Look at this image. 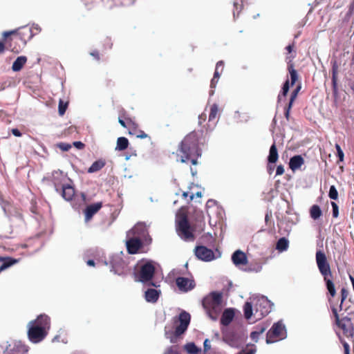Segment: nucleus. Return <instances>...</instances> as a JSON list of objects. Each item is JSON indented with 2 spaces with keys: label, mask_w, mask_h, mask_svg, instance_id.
I'll use <instances>...</instances> for the list:
<instances>
[{
  "label": "nucleus",
  "mask_w": 354,
  "mask_h": 354,
  "mask_svg": "<svg viewBox=\"0 0 354 354\" xmlns=\"http://www.w3.org/2000/svg\"><path fill=\"white\" fill-rule=\"evenodd\" d=\"M316 263L319 271L323 277L327 289L326 297L330 309L335 317V324L342 330L343 334L348 338H352L354 335V326L351 318L345 316L340 318L338 314L337 304H335V297L337 295L335 283L333 281V274L330 263L326 254L322 250L316 252Z\"/></svg>",
  "instance_id": "f257e3e1"
},
{
  "label": "nucleus",
  "mask_w": 354,
  "mask_h": 354,
  "mask_svg": "<svg viewBox=\"0 0 354 354\" xmlns=\"http://www.w3.org/2000/svg\"><path fill=\"white\" fill-rule=\"evenodd\" d=\"M50 327V317L45 314L39 315L37 319L29 322L27 324L29 340L34 344L41 342L47 336Z\"/></svg>",
  "instance_id": "f03ea898"
},
{
  "label": "nucleus",
  "mask_w": 354,
  "mask_h": 354,
  "mask_svg": "<svg viewBox=\"0 0 354 354\" xmlns=\"http://www.w3.org/2000/svg\"><path fill=\"white\" fill-rule=\"evenodd\" d=\"M176 155L181 162L191 160L192 165L198 164L197 159L201 154L194 136L189 135L180 142Z\"/></svg>",
  "instance_id": "7ed1b4c3"
},
{
  "label": "nucleus",
  "mask_w": 354,
  "mask_h": 354,
  "mask_svg": "<svg viewBox=\"0 0 354 354\" xmlns=\"http://www.w3.org/2000/svg\"><path fill=\"white\" fill-rule=\"evenodd\" d=\"M203 306L212 320H219L221 324V292L213 291L203 299Z\"/></svg>",
  "instance_id": "20e7f679"
},
{
  "label": "nucleus",
  "mask_w": 354,
  "mask_h": 354,
  "mask_svg": "<svg viewBox=\"0 0 354 354\" xmlns=\"http://www.w3.org/2000/svg\"><path fill=\"white\" fill-rule=\"evenodd\" d=\"M176 223L178 235L184 241H194V230L190 225L187 216L183 214L177 215Z\"/></svg>",
  "instance_id": "39448f33"
},
{
  "label": "nucleus",
  "mask_w": 354,
  "mask_h": 354,
  "mask_svg": "<svg viewBox=\"0 0 354 354\" xmlns=\"http://www.w3.org/2000/svg\"><path fill=\"white\" fill-rule=\"evenodd\" d=\"M190 319L191 317L189 313L185 310L182 311L178 316L180 324L176 326L174 335H171L169 332L165 330V335L166 338L170 339V342L171 343L176 342L178 337L183 334L187 330L190 323Z\"/></svg>",
  "instance_id": "423d86ee"
},
{
  "label": "nucleus",
  "mask_w": 354,
  "mask_h": 354,
  "mask_svg": "<svg viewBox=\"0 0 354 354\" xmlns=\"http://www.w3.org/2000/svg\"><path fill=\"white\" fill-rule=\"evenodd\" d=\"M286 337L285 325L281 321L274 323L266 334V343L272 344Z\"/></svg>",
  "instance_id": "0eeeda50"
},
{
  "label": "nucleus",
  "mask_w": 354,
  "mask_h": 354,
  "mask_svg": "<svg viewBox=\"0 0 354 354\" xmlns=\"http://www.w3.org/2000/svg\"><path fill=\"white\" fill-rule=\"evenodd\" d=\"M155 273V267L153 261H147L143 262L140 266L139 270L136 274L137 281L142 283H146L151 281Z\"/></svg>",
  "instance_id": "6e6552de"
},
{
  "label": "nucleus",
  "mask_w": 354,
  "mask_h": 354,
  "mask_svg": "<svg viewBox=\"0 0 354 354\" xmlns=\"http://www.w3.org/2000/svg\"><path fill=\"white\" fill-rule=\"evenodd\" d=\"M104 264L111 266L110 271L113 272L115 274L121 276L123 274V270L125 266V263L123 261L121 254H115L110 257L109 260L104 261Z\"/></svg>",
  "instance_id": "1a4fd4ad"
},
{
  "label": "nucleus",
  "mask_w": 354,
  "mask_h": 354,
  "mask_svg": "<svg viewBox=\"0 0 354 354\" xmlns=\"http://www.w3.org/2000/svg\"><path fill=\"white\" fill-rule=\"evenodd\" d=\"M295 48V44H289L286 48L288 50V55L286 56V60L288 64V71L290 77V84L291 86L295 85L296 82L299 79L297 71L294 68V64L292 62L293 59L295 57V52L292 54Z\"/></svg>",
  "instance_id": "9d476101"
},
{
  "label": "nucleus",
  "mask_w": 354,
  "mask_h": 354,
  "mask_svg": "<svg viewBox=\"0 0 354 354\" xmlns=\"http://www.w3.org/2000/svg\"><path fill=\"white\" fill-rule=\"evenodd\" d=\"M254 308L256 315L259 314V316L264 317L271 311L272 304L266 297H262L257 300Z\"/></svg>",
  "instance_id": "9b49d317"
},
{
  "label": "nucleus",
  "mask_w": 354,
  "mask_h": 354,
  "mask_svg": "<svg viewBox=\"0 0 354 354\" xmlns=\"http://www.w3.org/2000/svg\"><path fill=\"white\" fill-rule=\"evenodd\" d=\"M134 236L145 241H147V239L151 241L149 238L146 226L143 223H138L131 230L127 232V236Z\"/></svg>",
  "instance_id": "f8f14e48"
},
{
  "label": "nucleus",
  "mask_w": 354,
  "mask_h": 354,
  "mask_svg": "<svg viewBox=\"0 0 354 354\" xmlns=\"http://www.w3.org/2000/svg\"><path fill=\"white\" fill-rule=\"evenodd\" d=\"M194 253L198 259L203 261H211L215 258L214 252L203 245L196 247Z\"/></svg>",
  "instance_id": "ddd939ff"
},
{
  "label": "nucleus",
  "mask_w": 354,
  "mask_h": 354,
  "mask_svg": "<svg viewBox=\"0 0 354 354\" xmlns=\"http://www.w3.org/2000/svg\"><path fill=\"white\" fill-rule=\"evenodd\" d=\"M143 240L134 237V236H127L126 245L129 254H136L142 245Z\"/></svg>",
  "instance_id": "4468645a"
},
{
  "label": "nucleus",
  "mask_w": 354,
  "mask_h": 354,
  "mask_svg": "<svg viewBox=\"0 0 354 354\" xmlns=\"http://www.w3.org/2000/svg\"><path fill=\"white\" fill-rule=\"evenodd\" d=\"M27 348L21 342H14L8 344L4 351L5 354H26Z\"/></svg>",
  "instance_id": "2eb2a0df"
},
{
  "label": "nucleus",
  "mask_w": 354,
  "mask_h": 354,
  "mask_svg": "<svg viewBox=\"0 0 354 354\" xmlns=\"http://www.w3.org/2000/svg\"><path fill=\"white\" fill-rule=\"evenodd\" d=\"M176 283L179 290L183 292L192 290L195 286V283L193 281L183 277H178L176 280Z\"/></svg>",
  "instance_id": "dca6fc26"
},
{
  "label": "nucleus",
  "mask_w": 354,
  "mask_h": 354,
  "mask_svg": "<svg viewBox=\"0 0 354 354\" xmlns=\"http://www.w3.org/2000/svg\"><path fill=\"white\" fill-rule=\"evenodd\" d=\"M332 65V87L333 93L335 97L338 95L337 75L339 72V64L336 60L331 61Z\"/></svg>",
  "instance_id": "f3484780"
},
{
  "label": "nucleus",
  "mask_w": 354,
  "mask_h": 354,
  "mask_svg": "<svg viewBox=\"0 0 354 354\" xmlns=\"http://www.w3.org/2000/svg\"><path fill=\"white\" fill-rule=\"evenodd\" d=\"M160 294V290L149 288L145 292V299L149 303L155 304L158 300Z\"/></svg>",
  "instance_id": "a211bd4d"
},
{
  "label": "nucleus",
  "mask_w": 354,
  "mask_h": 354,
  "mask_svg": "<svg viewBox=\"0 0 354 354\" xmlns=\"http://www.w3.org/2000/svg\"><path fill=\"white\" fill-rule=\"evenodd\" d=\"M232 260L234 264L236 266H245L248 263V258L246 254L241 250L235 251L232 256Z\"/></svg>",
  "instance_id": "6ab92c4d"
},
{
  "label": "nucleus",
  "mask_w": 354,
  "mask_h": 354,
  "mask_svg": "<svg viewBox=\"0 0 354 354\" xmlns=\"http://www.w3.org/2000/svg\"><path fill=\"white\" fill-rule=\"evenodd\" d=\"M101 207L102 203L100 202L88 205L84 210L85 222H88Z\"/></svg>",
  "instance_id": "aec40b11"
},
{
  "label": "nucleus",
  "mask_w": 354,
  "mask_h": 354,
  "mask_svg": "<svg viewBox=\"0 0 354 354\" xmlns=\"http://www.w3.org/2000/svg\"><path fill=\"white\" fill-rule=\"evenodd\" d=\"M301 86L300 84H299L297 86V87L295 88V89L291 93L289 103H288V106H286V111L284 113L285 117L288 120H289L290 111L292 106V104H293L295 99L297 98V96L299 91L301 90Z\"/></svg>",
  "instance_id": "412c9836"
},
{
  "label": "nucleus",
  "mask_w": 354,
  "mask_h": 354,
  "mask_svg": "<svg viewBox=\"0 0 354 354\" xmlns=\"http://www.w3.org/2000/svg\"><path fill=\"white\" fill-rule=\"evenodd\" d=\"M304 163V159L300 155L294 156L290 159L289 167L292 171L299 169Z\"/></svg>",
  "instance_id": "4be33fe9"
},
{
  "label": "nucleus",
  "mask_w": 354,
  "mask_h": 354,
  "mask_svg": "<svg viewBox=\"0 0 354 354\" xmlns=\"http://www.w3.org/2000/svg\"><path fill=\"white\" fill-rule=\"evenodd\" d=\"M235 315L234 308H226L223 311V326L229 325L233 320Z\"/></svg>",
  "instance_id": "5701e85b"
},
{
  "label": "nucleus",
  "mask_w": 354,
  "mask_h": 354,
  "mask_svg": "<svg viewBox=\"0 0 354 354\" xmlns=\"http://www.w3.org/2000/svg\"><path fill=\"white\" fill-rule=\"evenodd\" d=\"M223 341L227 342L230 346L233 347L239 346L241 341L238 334L233 333L230 337L226 334L223 337Z\"/></svg>",
  "instance_id": "b1692460"
},
{
  "label": "nucleus",
  "mask_w": 354,
  "mask_h": 354,
  "mask_svg": "<svg viewBox=\"0 0 354 354\" xmlns=\"http://www.w3.org/2000/svg\"><path fill=\"white\" fill-rule=\"evenodd\" d=\"M221 66V61H218L216 63V70H215V72H214V77L212 79L211 82H210V88H211V90H210V92H209V95L210 96L214 95V88L216 87V84L218 83V82L219 80L220 74L218 73V68Z\"/></svg>",
  "instance_id": "393cba45"
},
{
  "label": "nucleus",
  "mask_w": 354,
  "mask_h": 354,
  "mask_svg": "<svg viewBox=\"0 0 354 354\" xmlns=\"http://www.w3.org/2000/svg\"><path fill=\"white\" fill-rule=\"evenodd\" d=\"M75 194L74 189L69 185H63L62 186V197L66 201H71L72 200L73 196Z\"/></svg>",
  "instance_id": "a878e982"
},
{
  "label": "nucleus",
  "mask_w": 354,
  "mask_h": 354,
  "mask_svg": "<svg viewBox=\"0 0 354 354\" xmlns=\"http://www.w3.org/2000/svg\"><path fill=\"white\" fill-rule=\"evenodd\" d=\"M27 57L26 56L18 57L12 64V69L15 72L19 71L26 64Z\"/></svg>",
  "instance_id": "bb28decb"
},
{
  "label": "nucleus",
  "mask_w": 354,
  "mask_h": 354,
  "mask_svg": "<svg viewBox=\"0 0 354 354\" xmlns=\"http://www.w3.org/2000/svg\"><path fill=\"white\" fill-rule=\"evenodd\" d=\"M0 261H3V263L0 266V272L8 269L10 266L15 265V263H17L18 262L17 259H12L10 257H6V258L1 257Z\"/></svg>",
  "instance_id": "cd10ccee"
},
{
  "label": "nucleus",
  "mask_w": 354,
  "mask_h": 354,
  "mask_svg": "<svg viewBox=\"0 0 354 354\" xmlns=\"http://www.w3.org/2000/svg\"><path fill=\"white\" fill-rule=\"evenodd\" d=\"M279 155L277 146L275 143H273L270 148L268 160L270 163H275L277 161Z\"/></svg>",
  "instance_id": "c85d7f7f"
},
{
  "label": "nucleus",
  "mask_w": 354,
  "mask_h": 354,
  "mask_svg": "<svg viewBox=\"0 0 354 354\" xmlns=\"http://www.w3.org/2000/svg\"><path fill=\"white\" fill-rule=\"evenodd\" d=\"M105 165V162L102 160L95 161L91 166L88 168V173H94L100 170Z\"/></svg>",
  "instance_id": "c756f323"
},
{
  "label": "nucleus",
  "mask_w": 354,
  "mask_h": 354,
  "mask_svg": "<svg viewBox=\"0 0 354 354\" xmlns=\"http://www.w3.org/2000/svg\"><path fill=\"white\" fill-rule=\"evenodd\" d=\"M129 140L125 137H120L117 140V146L115 150L123 151L128 147Z\"/></svg>",
  "instance_id": "7c9ffc66"
},
{
  "label": "nucleus",
  "mask_w": 354,
  "mask_h": 354,
  "mask_svg": "<svg viewBox=\"0 0 354 354\" xmlns=\"http://www.w3.org/2000/svg\"><path fill=\"white\" fill-rule=\"evenodd\" d=\"M322 210L317 205H313L310 209V217L314 220L318 219L322 216Z\"/></svg>",
  "instance_id": "2f4dec72"
},
{
  "label": "nucleus",
  "mask_w": 354,
  "mask_h": 354,
  "mask_svg": "<svg viewBox=\"0 0 354 354\" xmlns=\"http://www.w3.org/2000/svg\"><path fill=\"white\" fill-rule=\"evenodd\" d=\"M288 248V241L285 237L280 238L277 243L276 249L283 252L286 250Z\"/></svg>",
  "instance_id": "473e14b6"
},
{
  "label": "nucleus",
  "mask_w": 354,
  "mask_h": 354,
  "mask_svg": "<svg viewBox=\"0 0 354 354\" xmlns=\"http://www.w3.org/2000/svg\"><path fill=\"white\" fill-rule=\"evenodd\" d=\"M184 349L189 354H197L201 351V348H198L194 342H189L184 346Z\"/></svg>",
  "instance_id": "72a5a7b5"
},
{
  "label": "nucleus",
  "mask_w": 354,
  "mask_h": 354,
  "mask_svg": "<svg viewBox=\"0 0 354 354\" xmlns=\"http://www.w3.org/2000/svg\"><path fill=\"white\" fill-rule=\"evenodd\" d=\"M217 112H218V105L216 104H214L211 106L210 113H209V115L208 122H209V127H211V123L213 122L215 120Z\"/></svg>",
  "instance_id": "f704fd0d"
},
{
  "label": "nucleus",
  "mask_w": 354,
  "mask_h": 354,
  "mask_svg": "<svg viewBox=\"0 0 354 354\" xmlns=\"http://www.w3.org/2000/svg\"><path fill=\"white\" fill-rule=\"evenodd\" d=\"M245 318L249 319L252 315V305L250 302H246L243 306Z\"/></svg>",
  "instance_id": "c9c22d12"
},
{
  "label": "nucleus",
  "mask_w": 354,
  "mask_h": 354,
  "mask_svg": "<svg viewBox=\"0 0 354 354\" xmlns=\"http://www.w3.org/2000/svg\"><path fill=\"white\" fill-rule=\"evenodd\" d=\"M348 295V290L343 288H342L341 290V301H340V304H338V301L337 302H335V304H337V308H338V310L341 311L342 309V304L343 302L344 301V300L347 298Z\"/></svg>",
  "instance_id": "e433bc0d"
},
{
  "label": "nucleus",
  "mask_w": 354,
  "mask_h": 354,
  "mask_svg": "<svg viewBox=\"0 0 354 354\" xmlns=\"http://www.w3.org/2000/svg\"><path fill=\"white\" fill-rule=\"evenodd\" d=\"M289 88H290V81L289 80H286V82H284L283 85V87H282V91L281 92V94L279 95L278 96V100H281V96H283V97H286L287 95V93L289 91Z\"/></svg>",
  "instance_id": "4c0bfd02"
},
{
  "label": "nucleus",
  "mask_w": 354,
  "mask_h": 354,
  "mask_svg": "<svg viewBox=\"0 0 354 354\" xmlns=\"http://www.w3.org/2000/svg\"><path fill=\"white\" fill-rule=\"evenodd\" d=\"M328 196L330 199L337 200L338 198V192L335 185H331L330 187Z\"/></svg>",
  "instance_id": "58836bf2"
},
{
  "label": "nucleus",
  "mask_w": 354,
  "mask_h": 354,
  "mask_svg": "<svg viewBox=\"0 0 354 354\" xmlns=\"http://www.w3.org/2000/svg\"><path fill=\"white\" fill-rule=\"evenodd\" d=\"M67 106H68L67 102H64L62 100H59V106H58V111H59V114L60 115H63L65 113Z\"/></svg>",
  "instance_id": "ea45409f"
},
{
  "label": "nucleus",
  "mask_w": 354,
  "mask_h": 354,
  "mask_svg": "<svg viewBox=\"0 0 354 354\" xmlns=\"http://www.w3.org/2000/svg\"><path fill=\"white\" fill-rule=\"evenodd\" d=\"M269 324L267 323H261L258 324L255 330L260 335L263 334L268 328Z\"/></svg>",
  "instance_id": "a19ab883"
},
{
  "label": "nucleus",
  "mask_w": 354,
  "mask_h": 354,
  "mask_svg": "<svg viewBox=\"0 0 354 354\" xmlns=\"http://www.w3.org/2000/svg\"><path fill=\"white\" fill-rule=\"evenodd\" d=\"M57 146L63 151H68L71 148V145L66 142H59L57 145Z\"/></svg>",
  "instance_id": "79ce46f5"
},
{
  "label": "nucleus",
  "mask_w": 354,
  "mask_h": 354,
  "mask_svg": "<svg viewBox=\"0 0 354 354\" xmlns=\"http://www.w3.org/2000/svg\"><path fill=\"white\" fill-rule=\"evenodd\" d=\"M335 148H336V150H337V157L339 158V160L341 161V162L343 161L344 160V152L342 150L340 146L338 144H336L335 145Z\"/></svg>",
  "instance_id": "37998d69"
},
{
  "label": "nucleus",
  "mask_w": 354,
  "mask_h": 354,
  "mask_svg": "<svg viewBox=\"0 0 354 354\" xmlns=\"http://www.w3.org/2000/svg\"><path fill=\"white\" fill-rule=\"evenodd\" d=\"M256 348L252 345L250 348H247L245 350L241 351L239 354H255Z\"/></svg>",
  "instance_id": "c03bdc74"
},
{
  "label": "nucleus",
  "mask_w": 354,
  "mask_h": 354,
  "mask_svg": "<svg viewBox=\"0 0 354 354\" xmlns=\"http://www.w3.org/2000/svg\"><path fill=\"white\" fill-rule=\"evenodd\" d=\"M331 205L333 207V216L334 218H337L339 216V207L338 205L335 202H331Z\"/></svg>",
  "instance_id": "a18cd8bd"
},
{
  "label": "nucleus",
  "mask_w": 354,
  "mask_h": 354,
  "mask_svg": "<svg viewBox=\"0 0 354 354\" xmlns=\"http://www.w3.org/2000/svg\"><path fill=\"white\" fill-rule=\"evenodd\" d=\"M164 354H180L176 346H170L166 349Z\"/></svg>",
  "instance_id": "49530a36"
},
{
  "label": "nucleus",
  "mask_w": 354,
  "mask_h": 354,
  "mask_svg": "<svg viewBox=\"0 0 354 354\" xmlns=\"http://www.w3.org/2000/svg\"><path fill=\"white\" fill-rule=\"evenodd\" d=\"M340 341L344 347V354H350V346L344 340L340 339Z\"/></svg>",
  "instance_id": "de8ad7c7"
},
{
  "label": "nucleus",
  "mask_w": 354,
  "mask_h": 354,
  "mask_svg": "<svg viewBox=\"0 0 354 354\" xmlns=\"http://www.w3.org/2000/svg\"><path fill=\"white\" fill-rule=\"evenodd\" d=\"M284 173V168L282 165H278L276 170V175L281 176Z\"/></svg>",
  "instance_id": "09e8293b"
},
{
  "label": "nucleus",
  "mask_w": 354,
  "mask_h": 354,
  "mask_svg": "<svg viewBox=\"0 0 354 354\" xmlns=\"http://www.w3.org/2000/svg\"><path fill=\"white\" fill-rule=\"evenodd\" d=\"M259 335L260 334H259L256 330H254L250 333L251 339L256 342L258 341Z\"/></svg>",
  "instance_id": "8fccbe9b"
},
{
  "label": "nucleus",
  "mask_w": 354,
  "mask_h": 354,
  "mask_svg": "<svg viewBox=\"0 0 354 354\" xmlns=\"http://www.w3.org/2000/svg\"><path fill=\"white\" fill-rule=\"evenodd\" d=\"M73 146L78 149H82L84 148V145L80 141H75L73 142Z\"/></svg>",
  "instance_id": "3c124183"
},
{
  "label": "nucleus",
  "mask_w": 354,
  "mask_h": 354,
  "mask_svg": "<svg viewBox=\"0 0 354 354\" xmlns=\"http://www.w3.org/2000/svg\"><path fill=\"white\" fill-rule=\"evenodd\" d=\"M204 351H207L208 350L210 349L211 348V346H210V344H209V341L208 339H206L205 341H204Z\"/></svg>",
  "instance_id": "603ef678"
},
{
  "label": "nucleus",
  "mask_w": 354,
  "mask_h": 354,
  "mask_svg": "<svg viewBox=\"0 0 354 354\" xmlns=\"http://www.w3.org/2000/svg\"><path fill=\"white\" fill-rule=\"evenodd\" d=\"M17 30H10V31H6L3 32V37L4 38H7L8 36L17 32Z\"/></svg>",
  "instance_id": "864d4df0"
},
{
  "label": "nucleus",
  "mask_w": 354,
  "mask_h": 354,
  "mask_svg": "<svg viewBox=\"0 0 354 354\" xmlns=\"http://www.w3.org/2000/svg\"><path fill=\"white\" fill-rule=\"evenodd\" d=\"M12 133L16 137H20L21 136V133L18 129H12Z\"/></svg>",
  "instance_id": "5fc2aeb1"
},
{
  "label": "nucleus",
  "mask_w": 354,
  "mask_h": 354,
  "mask_svg": "<svg viewBox=\"0 0 354 354\" xmlns=\"http://www.w3.org/2000/svg\"><path fill=\"white\" fill-rule=\"evenodd\" d=\"M33 30H35L37 32H40L41 31V28L39 27V26L38 24H33L32 25L31 28H30V32H32Z\"/></svg>",
  "instance_id": "6e6d98bb"
},
{
  "label": "nucleus",
  "mask_w": 354,
  "mask_h": 354,
  "mask_svg": "<svg viewBox=\"0 0 354 354\" xmlns=\"http://www.w3.org/2000/svg\"><path fill=\"white\" fill-rule=\"evenodd\" d=\"M206 119V115L205 114H201L198 116V123L199 124H201L203 122H204Z\"/></svg>",
  "instance_id": "4d7b16f0"
},
{
  "label": "nucleus",
  "mask_w": 354,
  "mask_h": 354,
  "mask_svg": "<svg viewBox=\"0 0 354 354\" xmlns=\"http://www.w3.org/2000/svg\"><path fill=\"white\" fill-rule=\"evenodd\" d=\"M194 196H196V197L198 198H201L202 197V193L201 192H197L195 194H192L189 196V199L190 200H193L194 199Z\"/></svg>",
  "instance_id": "13d9d810"
},
{
  "label": "nucleus",
  "mask_w": 354,
  "mask_h": 354,
  "mask_svg": "<svg viewBox=\"0 0 354 354\" xmlns=\"http://www.w3.org/2000/svg\"><path fill=\"white\" fill-rule=\"evenodd\" d=\"M137 137L143 139L147 138L148 135L145 132L142 131L140 134L137 136Z\"/></svg>",
  "instance_id": "bf43d9fd"
},
{
  "label": "nucleus",
  "mask_w": 354,
  "mask_h": 354,
  "mask_svg": "<svg viewBox=\"0 0 354 354\" xmlns=\"http://www.w3.org/2000/svg\"><path fill=\"white\" fill-rule=\"evenodd\" d=\"M91 56L95 57L97 59H99V54L97 51H93L90 53Z\"/></svg>",
  "instance_id": "052dcab7"
},
{
  "label": "nucleus",
  "mask_w": 354,
  "mask_h": 354,
  "mask_svg": "<svg viewBox=\"0 0 354 354\" xmlns=\"http://www.w3.org/2000/svg\"><path fill=\"white\" fill-rule=\"evenodd\" d=\"M86 263L89 266H95V261L92 259L88 260Z\"/></svg>",
  "instance_id": "680f3d73"
},
{
  "label": "nucleus",
  "mask_w": 354,
  "mask_h": 354,
  "mask_svg": "<svg viewBox=\"0 0 354 354\" xmlns=\"http://www.w3.org/2000/svg\"><path fill=\"white\" fill-rule=\"evenodd\" d=\"M5 50V46L3 42L0 41V54L2 53Z\"/></svg>",
  "instance_id": "e2e57ef3"
},
{
  "label": "nucleus",
  "mask_w": 354,
  "mask_h": 354,
  "mask_svg": "<svg viewBox=\"0 0 354 354\" xmlns=\"http://www.w3.org/2000/svg\"><path fill=\"white\" fill-rule=\"evenodd\" d=\"M119 123H120L122 127H126V125H125V122H124L122 120L119 119Z\"/></svg>",
  "instance_id": "0e129e2a"
},
{
  "label": "nucleus",
  "mask_w": 354,
  "mask_h": 354,
  "mask_svg": "<svg viewBox=\"0 0 354 354\" xmlns=\"http://www.w3.org/2000/svg\"><path fill=\"white\" fill-rule=\"evenodd\" d=\"M58 339H59V336H58V335H56V336L53 339V342L58 341Z\"/></svg>",
  "instance_id": "69168bd1"
},
{
  "label": "nucleus",
  "mask_w": 354,
  "mask_h": 354,
  "mask_svg": "<svg viewBox=\"0 0 354 354\" xmlns=\"http://www.w3.org/2000/svg\"><path fill=\"white\" fill-rule=\"evenodd\" d=\"M191 172L193 176H194L196 174V171H194L192 168H191Z\"/></svg>",
  "instance_id": "338daca9"
},
{
  "label": "nucleus",
  "mask_w": 354,
  "mask_h": 354,
  "mask_svg": "<svg viewBox=\"0 0 354 354\" xmlns=\"http://www.w3.org/2000/svg\"><path fill=\"white\" fill-rule=\"evenodd\" d=\"M187 196H188V192H183V196L184 198H186Z\"/></svg>",
  "instance_id": "774afa93"
}]
</instances>
